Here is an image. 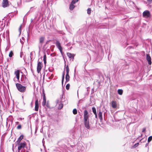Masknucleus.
<instances>
[{
	"instance_id": "47",
	"label": "nucleus",
	"mask_w": 152,
	"mask_h": 152,
	"mask_svg": "<svg viewBox=\"0 0 152 152\" xmlns=\"http://www.w3.org/2000/svg\"><path fill=\"white\" fill-rule=\"evenodd\" d=\"M43 4H45V1H43Z\"/></svg>"
},
{
	"instance_id": "25",
	"label": "nucleus",
	"mask_w": 152,
	"mask_h": 152,
	"mask_svg": "<svg viewBox=\"0 0 152 152\" xmlns=\"http://www.w3.org/2000/svg\"><path fill=\"white\" fill-rule=\"evenodd\" d=\"M66 74H69V68L68 65L66 66Z\"/></svg>"
},
{
	"instance_id": "17",
	"label": "nucleus",
	"mask_w": 152,
	"mask_h": 152,
	"mask_svg": "<svg viewBox=\"0 0 152 152\" xmlns=\"http://www.w3.org/2000/svg\"><path fill=\"white\" fill-rule=\"evenodd\" d=\"M111 105L113 108H115L117 107V104L116 102L114 101H113L111 102Z\"/></svg>"
},
{
	"instance_id": "30",
	"label": "nucleus",
	"mask_w": 152,
	"mask_h": 152,
	"mask_svg": "<svg viewBox=\"0 0 152 152\" xmlns=\"http://www.w3.org/2000/svg\"><path fill=\"white\" fill-rule=\"evenodd\" d=\"M73 113L74 115H75L77 113V111L76 109H74L73 110Z\"/></svg>"
},
{
	"instance_id": "13",
	"label": "nucleus",
	"mask_w": 152,
	"mask_h": 152,
	"mask_svg": "<svg viewBox=\"0 0 152 152\" xmlns=\"http://www.w3.org/2000/svg\"><path fill=\"white\" fill-rule=\"evenodd\" d=\"M146 60L147 61L148 64L149 65L151 64V58L149 54H146Z\"/></svg>"
},
{
	"instance_id": "2",
	"label": "nucleus",
	"mask_w": 152,
	"mask_h": 152,
	"mask_svg": "<svg viewBox=\"0 0 152 152\" xmlns=\"http://www.w3.org/2000/svg\"><path fill=\"white\" fill-rule=\"evenodd\" d=\"M63 95L62 96H61L60 98L57 99L56 101V105L58 104V110L61 109L63 107V104L62 103L63 101Z\"/></svg>"
},
{
	"instance_id": "6",
	"label": "nucleus",
	"mask_w": 152,
	"mask_h": 152,
	"mask_svg": "<svg viewBox=\"0 0 152 152\" xmlns=\"http://www.w3.org/2000/svg\"><path fill=\"white\" fill-rule=\"evenodd\" d=\"M151 14L149 11L146 10L144 11L142 13V17L145 18H150Z\"/></svg>"
},
{
	"instance_id": "50",
	"label": "nucleus",
	"mask_w": 152,
	"mask_h": 152,
	"mask_svg": "<svg viewBox=\"0 0 152 152\" xmlns=\"http://www.w3.org/2000/svg\"><path fill=\"white\" fill-rule=\"evenodd\" d=\"M30 147L29 146V148L28 150H30Z\"/></svg>"
},
{
	"instance_id": "22",
	"label": "nucleus",
	"mask_w": 152,
	"mask_h": 152,
	"mask_svg": "<svg viewBox=\"0 0 152 152\" xmlns=\"http://www.w3.org/2000/svg\"><path fill=\"white\" fill-rule=\"evenodd\" d=\"M98 117L100 120L101 121H102V112L101 111L99 112L98 114Z\"/></svg>"
},
{
	"instance_id": "18",
	"label": "nucleus",
	"mask_w": 152,
	"mask_h": 152,
	"mask_svg": "<svg viewBox=\"0 0 152 152\" xmlns=\"http://www.w3.org/2000/svg\"><path fill=\"white\" fill-rule=\"evenodd\" d=\"M23 135H21L20 137L18 138V140L16 141L17 143L18 144H19L20 143L22 139L23 138Z\"/></svg>"
},
{
	"instance_id": "20",
	"label": "nucleus",
	"mask_w": 152,
	"mask_h": 152,
	"mask_svg": "<svg viewBox=\"0 0 152 152\" xmlns=\"http://www.w3.org/2000/svg\"><path fill=\"white\" fill-rule=\"evenodd\" d=\"M67 55L68 56L69 58H74V54H72L69 53H67Z\"/></svg>"
},
{
	"instance_id": "48",
	"label": "nucleus",
	"mask_w": 152,
	"mask_h": 152,
	"mask_svg": "<svg viewBox=\"0 0 152 152\" xmlns=\"http://www.w3.org/2000/svg\"><path fill=\"white\" fill-rule=\"evenodd\" d=\"M16 123V124H18V123H19V122H16V123Z\"/></svg>"
},
{
	"instance_id": "41",
	"label": "nucleus",
	"mask_w": 152,
	"mask_h": 152,
	"mask_svg": "<svg viewBox=\"0 0 152 152\" xmlns=\"http://www.w3.org/2000/svg\"><path fill=\"white\" fill-rule=\"evenodd\" d=\"M94 114L95 115V117L96 118H97V113H95V114Z\"/></svg>"
},
{
	"instance_id": "54",
	"label": "nucleus",
	"mask_w": 152,
	"mask_h": 152,
	"mask_svg": "<svg viewBox=\"0 0 152 152\" xmlns=\"http://www.w3.org/2000/svg\"><path fill=\"white\" fill-rule=\"evenodd\" d=\"M15 78H14V80H15Z\"/></svg>"
},
{
	"instance_id": "4",
	"label": "nucleus",
	"mask_w": 152,
	"mask_h": 152,
	"mask_svg": "<svg viewBox=\"0 0 152 152\" xmlns=\"http://www.w3.org/2000/svg\"><path fill=\"white\" fill-rule=\"evenodd\" d=\"M16 86L18 90L20 92H23L26 89V87L22 86L20 84L17 83L16 84Z\"/></svg>"
},
{
	"instance_id": "37",
	"label": "nucleus",
	"mask_w": 152,
	"mask_h": 152,
	"mask_svg": "<svg viewBox=\"0 0 152 152\" xmlns=\"http://www.w3.org/2000/svg\"><path fill=\"white\" fill-rule=\"evenodd\" d=\"M21 128V126L20 125H18L17 126V129H20Z\"/></svg>"
},
{
	"instance_id": "24",
	"label": "nucleus",
	"mask_w": 152,
	"mask_h": 152,
	"mask_svg": "<svg viewBox=\"0 0 152 152\" xmlns=\"http://www.w3.org/2000/svg\"><path fill=\"white\" fill-rule=\"evenodd\" d=\"M43 61L44 64H45L46 63V56L45 54H44L43 56Z\"/></svg>"
},
{
	"instance_id": "28",
	"label": "nucleus",
	"mask_w": 152,
	"mask_h": 152,
	"mask_svg": "<svg viewBox=\"0 0 152 152\" xmlns=\"http://www.w3.org/2000/svg\"><path fill=\"white\" fill-rule=\"evenodd\" d=\"M13 51H10L9 55V56L10 57H11L13 55Z\"/></svg>"
},
{
	"instance_id": "19",
	"label": "nucleus",
	"mask_w": 152,
	"mask_h": 152,
	"mask_svg": "<svg viewBox=\"0 0 152 152\" xmlns=\"http://www.w3.org/2000/svg\"><path fill=\"white\" fill-rule=\"evenodd\" d=\"M5 26V24L3 21H0V28L3 29Z\"/></svg>"
},
{
	"instance_id": "46",
	"label": "nucleus",
	"mask_w": 152,
	"mask_h": 152,
	"mask_svg": "<svg viewBox=\"0 0 152 152\" xmlns=\"http://www.w3.org/2000/svg\"><path fill=\"white\" fill-rule=\"evenodd\" d=\"M129 1L130 2L134 4V2L132 1Z\"/></svg>"
},
{
	"instance_id": "9",
	"label": "nucleus",
	"mask_w": 152,
	"mask_h": 152,
	"mask_svg": "<svg viewBox=\"0 0 152 152\" xmlns=\"http://www.w3.org/2000/svg\"><path fill=\"white\" fill-rule=\"evenodd\" d=\"M42 68V64L41 63L40 61H38L37 67V71L38 73H39L40 72Z\"/></svg>"
},
{
	"instance_id": "40",
	"label": "nucleus",
	"mask_w": 152,
	"mask_h": 152,
	"mask_svg": "<svg viewBox=\"0 0 152 152\" xmlns=\"http://www.w3.org/2000/svg\"><path fill=\"white\" fill-rule=\"evenodd\" d=\"M146 130V129L145 128H143L142 130V132H145Z\"/></svg>"
},
{
	"instance_id": "35",
	"label": "nucleus",
	"mask_w": 152,
	"mask_h": 152,
	"mask_svg": "<svg viewBox=\"0 0 152 152\" xmlns=\"http://www.w3.org/2000/svg\"><path fill=\"white\" fill-rule=\"evenodd\" d=\"M21 26H22V25H21L20 26V27L19 28V29H18V30H19V31L20 32V35L21 34Z\"/></svg>"
},
{
	"instance_id": "38",
	"label": "nucleus",
	"mask_w": 152,
	"mask_h": 152,
	"mask_svg": "<svg viewBox=\"0 0 152 152\" xmlns=\"http://www.w3.org/2000/svg\"><path fill=\"white\" fill-rule=\"evenodd\" d=\"M46 106L48 108L50 107V106L48 102H47L46 103Z\"/></svg>"
},
{
	"instance_id": "31",
	"label": "nucleus",
	"mask_w": 152,
	"mask_h": 152,
	"mask_svg": "<svg viewBox=\"0 0 152 152\" xmlns=\"http://www.w3.org/2000/svg\"><path fill=\"white\" fill-rule=\"evenodd\" d=\"M24 38L23 37H22V39H20V42L21 44H23L24 42Z\"/></svg>"
},
{
	"instance_id": "45",
	"label": "nucleus",
	"mask_w": 152,
	"mask_h": 152,
	"mask_svg": "<svg viewBox=\"0 0 152 152\" xmlns=\"http://www.w3.org/2000/svg\"><path fill=\"white\" fill-rule=\"evenodd\" d=\"M41 116L42 117H45V115H41Z\"/></svg>"
},
{
	"instance_id": "10",
	"label": "nucleus",
	"mask_w": 152,
	"mask_h": 152,
	"mask_svg": "<svg viewBox=\"0 0 152 152\" xmlns=\"http://www.w3.org/2000/svg\"><path fill=\"white\" fill-rule=\"evenodd\" d=\"M27 80V78L26 77L25 75H23L21 76V77L20 79V81L18 80L20 83H25Z\"/></svg>"
},
{
	"instance_id": "27",
	"label": "nucleus",
	"mask_w": 152,
	"mask_h": 152,
	"mask_svg": "<svg viewBox=\"0 0 152 152\" xmlns=\"http://www.w3.org/2000/svg\"><path fill=\"white\" fill-rule=\"evenodd\" d=\"M64 75H65L64 72L63 73L62 76V84H63V82H64Z\"/></svg>"
},
{
	"instance_id": "29",
	"label": "nucleus",
	"mask_w": 152,
	"mask_h": 152,
	"mask_svg": "<svg viewBox=\"0 0 152 152\" xmlns=\"http://www.w3.org/2000/svg\"><path fill=\"white\" fill-rule=\"evenodd\" d=\"M152 140V136H149L148 140V143H149L150 142H151Z\"/></svg>"
},
{
	"instance_id": "49",
	"label": "nucleus",
	"mask_w": 152,
	"mask_h": 152,
	"mask_svg": "<svg viewBox=\"0 0 152 152\" xmlns=\"http://www.w3.org/2000/svg\"><path fill=\"white\" fill-rule=\"evenodd\" d=\"M33 21V19H31V22H32Z\"/></svg>"
},
{
	"instance_id": "39",
	"label": "nucleus",
	"mask_w": 152,
	"mask_h": 152,
	"mask_svg": "<svg viewBox=\"0 0 152 152\" xmlns=\"http://www.w3.org/2000/svg\"><path fill=\"white\" fill-rule=\"evenodd\" d=\"M27 32L28 37L29 36V28H28V31H27Z\"/></svg>"
},
{
	"instance_id": "5",
	"label": "nucleus",
	"mask_w": 152,
	"mask_h": 152,
	"mask_svg": "<svg viewBox=\"0 0 152 152\" xmlns=\"http://www.w3.org/2000/svg\"><path fill=\"white\" fill-rule=\"evenodd\" d=\"M55 44L57 48L60 50L61 54L62 55H63V52H62V48L61 46V43L58 40H56V42Z\"/></svg>"
},
{
	"instance_id": "42",
	"label": "nucleus",
	"mask_w": 152,
	"mask_h": 152,
	"mask_svg": "<svg viewBox=\"0 0 152 152\" xmlns=\"http://www.w3.org/2000/svg\"><path fill=\"white\" fill-rule=\"evenodd\" d=\"M22 52H21L20 53V56L21 58H22Z\"/></svg>"
},
{
	"instance_id": "14",
	"label": "nucleus",
	"mask_w": 152,
	"mask_h": 152,
	"mask_svg": "<svg viewBox=\"0 0 152 152\" xmlns=\"http://www.w3.org/2000/svg\"><path fill=\"white\" fill-rule=\"evenodd\" d=\"M42 97H43V101L42 102V105L43 106H44L46 104V98H45V94L44 92H43L42 93Z\"/></svg>"
},
{
	"instance_id": "44",
	"label": "nucleus",
	"mask_w": 152,
	"mask_h": 152,
	"mask_svg": "<svg viewBox=\"0 0 152 152\" xmlns=\"http://www.w3.org/2000/svg\"><path fill=\"white\" fill-rule=\"evenodd\" d=\"M148 142L147 143H146V144H145V147H147V146H148Z\"/></svg>"
},
{
	"instance_id": "1",
	"label": "nucleus",
	"mask_w": 152,
	"mask_h": 152,
	"mask_svg": "<svg viewBox=\"0 0 152 152\" xmlns=\"http://www.w3.org/2000/svg\"><path fill=\"white\" fill-rule=\"evenodd\" d=\"M83 119L85 127L88 129L90 128V125L94 123V119L91 118L89 119V114L87 110L83 112Z\"/></svg>"
},
{
	"instance_id": "15",
	"label": "nucleus",
	"mask_w": 152,
	"mask_h": 152,
	"mask_svg": "<svg viewBox=\"0 0 152 152\" xmlns=\"http://www.w3.org/2000/svg\"><path fill=\"white\" fill-rule=\"evenodd\" d=\"M14 74L16 75L18 80H19L20 78V71L18 70L15 71Z\"/></svg>"
},
{
	"instance_id": "8",
	"label": "nucleus",
	"mask_w": 152,
	"mask_h": 152,
	"mask_svg": "<svg viewBox=\"0 0 152 152\" xmlns=\"http://www.w3.org/2000/svg\"><path fill=\"white\" fill-rule=\"evenodd\" d=\"M18 144L19 145L18 148V152H20V150L22 148H24L25 147L26 145V143L25 142H24L23 143H21Z\"/></svg>"
},
{
	"instance_id": "51",
	"label": "nucleus",
	"mask_w": 152,
	"mask_h": 152,
	"mask_svg": "<svg viewBox=\"0 0 152 152\" xmlns=\"http://www.w3.org/2000/svg\"><path fill=\"white\" fill-rule=\"evenodd\" d=\"M49 79H51V78H50V77H49Z\"/></svg>"
},
{
	"instance_id": "52",
	"label": "nucleus",
	"mask_w": 152,
	"mask_h": 152,
	"mask_svg": "<svg viewBox=\"0 0 152 152\" xmlns=\"http://www.w3.org/2000/svg\"><path fill=\"white\" fill-rule=\"evenodd\" d=\"M7 61H8H8H9V60L8 59V60H7Z\"/></svg>"
},
{
	"instance_id": "7",
	"label": "nucleus",
	"mask_w": 152,
	"mask_h": 152,
	"mask_svg": "<svg viewBox=\"0 0 152 152\" xmlns=\"http://www.w3.org/2000/svg\"><path fill=\"white\" fill-rule=\"evenodd\" d=\"M45 39V37H42L39 38V44L38 46L39 49H40L42 47V44L43 43Z\"/></svg>"
},
{
	"instance_id": "16",
	"label": "nucleus",
	"mask_w": 152,
	"mask_h": 152,
	"mask_svg": "<svg viewBox=\"0 0 152 152\" xmlns=\"http://www.w3.org/2000/svg\"><path fill=\"white\" fill-rule=\"evenodd\" d=\"M39 108V103L38 99H36L35 102V110L36 111H38Z\"/></svg>"
},
{
	"instance_id": "21",
	"label": "nucleus",
	"mask_w": 152,
	"mask_h": 152,
	"mask_svg": "<svg viewBox=\"0 0 152 152\" xmlns=\"http://www.w3.org/2000/svg\"><path fill=\"white\" fill-rule=\"evenodd\" d=\"M69 74H66V75L65 79L66 82L65 83L68 82L69 80Z\"/></svg>"
},
{
	"instance_id": "34",
	"label": "nucleus",
	"mask_w": 152,
	"mask_h": 152,
	"mask_svg": "<svg viewBox=\"0 0 152 152\" xmlns=\"http://www.w3.org/2000/svg\"><path fill=\"white\" fill-rule=\"evenodd\" d=\"M69 87H70V85L69 84H67L66 86V89L68 90V89H69Z\"/></svg>"
},
{
	"instance_id": "26",
	"label": "nucleus",
	"mask_w": 152,
	"mask_h": 152,
	"mask_svg": "<svg viewBox=\"0 0 152 152\" xmlns=\"http://www.w3.org/2000/svg\"><path fill=\"white\" fill-rule=\"evenodd\" d=\"M92 112H93L94 114L96 113V109L94 107H92Z\"/></svg>"
},
{
	"instance_id": "3",
	"label": "nucleus",
	"mask_w": 152,
	"mask_h": 152,
	"mask_svg": "<svg viewBox=\"0 0 152 152\" xmlns=\"http://www.w3.org/2000/svg\"><path fill=\"white\" fill-rule=\"evenodd\" d=\"M100 80H97L96 81L98 82V85H97V88H99V86L101 85L100 83L103 82L104 80V75L102 73H99L98 75Z\"/></svg>"
},
{
	"instance_id": "33",
	"label": "nucleus",
	"mask_w": 152,
	"mask_h": 152,
	"mask_svg": "<svg viewBox=\"0 0 152 152\" xmlns=\"http://www.w3.org/2000/svg\"><path fill=\"white\" fill-rule=\"evenodd\" d=\"M150 1V0H149V1H144V3L145 4H149L150 3H151V1Z\"/></svg>"
},
{
	"instance_id": "11",
	"label": "nucleus",
	"mask_w": 152,
	"mask_h": 152,
	"mask_svg": "<svg viewBox=\"0 0 152 152\" xmlns=\"http://www.w3.org/2000/svg\"><path fill=\"white\" fill-rule=\"evenodd\" d=\"M78 1H72L69 7V9L71 10H72L75 8L74 4H75Z\"/></svg>"
},
{
	"instance_id": "43",
	"label": "nucleus",
	"mask_w": 152,
	"mask_h": 152,
	"mask_svg": "<svg viewBox=\"0 0 152 152\" xmlns=\"http://www.w3.org/2000/svg\"><path fill=\"white\" fill-rule=\"evenodd\" d=\"M48 1H47V6H48V5L49 4V2Z\"/></svg>"
},
{
	"instance_id": "53",
	"label": "nucleus",
	"mask_w": 152,
	"mask_h": 152,
	"mask_svg": "<svg viewBox=\"0 0 152 152\" xmlns=\"http://www.w3.org/2000/svg\"><path fill=\"white\" fill-rule=\"evenodd\" d=\"M26 152H28V151H26Z\"/></svg>"
},
{
	"instance_id": "32",
	"label": "nucleus",
	"mask_w": 152,
	"mask_h": 152,
	"mask_svg": "<svg viewBox=\"0 0 152 152\" xmlns=\"http://www.w3.org/2000/svg\"><path fill=\"white\" fill-rule=\"evenodd\" d=\"M91 8H88L87 10V13L88 14L90 15L91 13Z\"/></svg>"
},
{
	"instance_id": "36",
	"label": "nucleus",
	"mask_w": 152,
	"mask_h": 152,
	"mask_svg": "<svg viewBox=\"0 0 152 152\" xmlns=\"http://www.w3.org/2000/svg\"><path fill=\"white\" fill-rule=\"evenodd\" d=\"M139 145V143H137L135 144L133 146L134 148H136Z\"/></svg>"
},
{
	"instance_id": "23",
	"label": "nucleus",
	"mask_w": 152,
	"mask_h": 152,
	"mask_svg": "<svg viewBox=\"0 0 152 152\" xmlns=\"http://www.w3.org/2000/svg\"><path fill=\"white\" fill-rule=\"evenodd\" d=\"M118 93L119 94L122 95L123 94V91L122 89H119L118 90Z\"/></svg>"
},
{
	"instance_id": "12",
	"label": "nucleus",
	"mask_w": 152,
	"mask_h": 152,
	"mask_svg": "<svg viewBox=\"0 0 152 152\" xmlns=\"http://www.w3.org/2000/svg\"><path fill=\"white\" fill-rule=\"evenodd\" d=\"M9 4L8 1H3L2 6L4 8L7 7L9 6Z\"/></svg>"
}]
</instances>
